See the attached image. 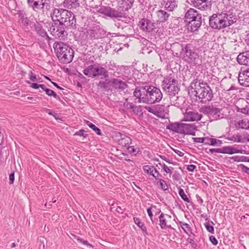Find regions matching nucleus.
<instances>
[{"instance_id": "1", "label": "nucleus", "mask_w": 249, "mask_h": 249, "mask_svg": "<svg viewBox=\"0 0 249 249\" xmlns=\"http://www.w3.org/2000/svg\"><path fill=\"white\" fill-rule=\"evenodd\" d=\"M62 18L61 19L60 18L54 20V25L51 27V34L60 39H64L68 36V30L75 29L77 27L75 15L71 11L68 10L64 11Z\"/></svg>"}, {"instance_id": "2", "label": "nucleus", "mask_w": 249, "mask_h": 249, "mask_svg": "<svg viewBox=\"0 0 249 249\" xmlns=\"http://www.w3.org/2000/svg\"><path fill=\"white\" fill-rule=\"evenodd\" d=\"M134 96L138 99V103L153 104L161 101L163 94L160 89L151 85L136 87L133 92Z\"/></svg>"}, {"instance_id": "3", "label": "nucleus", "mask_w": 249, "mask_h": 249, "mask_svg": "<svg viewBox=\"0 0 249 249\" xmlns=\"http://www.w3.org/2000/svg\"><path fill=\"white\" fill-rule=\"evenodd\" d=\"M54 53L59 61L63 64L71 62L73 58L74 51L67 44L61 41H56L53 44Z\"/></svg>"}, {"instance_id": "4", "label": "nucleus", "mask_w": 249, "mask_h": 249, "mask_svg": "<svg viewBox=\"0 0 249 249\" xmlns=\"http://www.w3.org/2000/svg\"><path fill=\"white\" fill-rule=\"evenodd\" d=\"M184 19L188 29L192 32L198 31L202 23L201 14L192 8L186 12Z\"/></svg>"}, {"instance_id": "5", "label": "nucleus", "mask_w": 249, "mask_h": 249, "mask_svg": "<svg viewBox=\"0 0 249 249\" xmlns=\"http://www.w3.org/2000/svg\"><path fill=\"white\" fill-rule=\"evenodd\" d=\"M196 90L195 96L198 99H201L200 103H204L212 100L213 96V90L207 82L199 80Z\"/></svg>"}, {"instance_id": "6", "label": "nucleus", "mask_w": 249, "mask_h": 249, "mask_svg": "<svg viewBox=\"0 0 249 249\" xmlns=\"http://www.w3.org/2000/svg\"><path fill=\"white\" fill-rule=\"evenodd\" d=\"M181 50L180 57L185 62L196 63L199 58V55L196 52L197 49L192 43H187L180 45Z\"/></svg>"}, {"instance_id": "7", "label": "nucleus", "mask_w": 249, "mask_h": 249, "mask_svg": "<svg viewBox=\"0 0 249 249\" xmlns=\"http://www.w3.org/2000/svg\"><path fill=\"white\" fill-rule=\"evenodd\" d=\"M92 8L95 10L97 13L101 14L111 18L119 19L125 17V13L123 12V10L118 6L117 8H111L109 6L95 5Z\"/></svg>"}, {"instance_id": "8", "label": "nucleus", "mask_w": 249, "mask_h": 249, "mask_svg": "<svg viewBox=\"0 0 249 249\" xmlns=\"http://www.w3.org/2000/svg\"><path fill=\"white\" fill-rule=\"evenodd\" d=\"M140 29L144 32L150 33L151 34H158L159 35L162 30V26H159L157 22L147 18H142L139 23Z\"/></svg>"}, {"instance_id": "9", "label": "nucleus", "mask_w": 249, "mask_h": 249, "mask_svg": "<svg viewBox=\"0 0 249 249\" xmlns=\"http://www.w3.org/2000/svg\"><path fill=\"white\" fill-rule=\"evenodd\" d=\"M83 73L89 77L96 78L103 75L104 78L109 76L108 71L102 66L98 65H91L83 71Z\"/></svg>"}, {"instance_id": "10", "label": "nucleus", "mask_w": 249, "mask_h": 249, "mask_svg": "<svg viewBox=\"0 0 249 249\" xmlns=\"http://www.w3.org/2000/svg\"><path fill=\"white\" fill-rule=\"evenodd\" d=\"M222 15L219 13L213 14L209 18L210 26L214 30H221L226 28V21L221 17Z\"/></svg>"}, {"instance_id": "11", "label": "nucleus", "mask_w": 249, "mask_h": 249, "mask_svg": "<svg viewBox=\"0 0 249 249\" xmlns=\"http://www.w3.org/2000/svg\"><path fill=\"white\" fill-rule=\"evenodd\" d=\"M203 113L209 116L211 121L220 119L221 109L214 107L213 106H208L203 107Z\"/></svg>"}, {"instance_id": "12", "label": "nucleus", "mask_w": 249, "mask_h": 249, "mask_svg": "<svg viewBox=\"0 0 249 249\" xmlns=\"http://www.w3.org/2000/svg\"><path fill=\"white\" fill-rule=\"evenodd\" d=\"M188 2L191 6L201 10H207L212 7V2L208 0H188Z\"/></svg>"}, {"instance_id": "13", "label": "nucleus", "mask_w": 249, "mask_h": 249, "mask_svg": "<svg viewBox=\"0 0 249 249\" xmlns=\"http://www.w3.org/2000/svg\"><path fill=\"white\" fill-rule=\"evenodd\" d=\"M238 82L241 86L249 87V68H241L238 74Z\"/></svg>"}, {"instance_id": "14", "label": "nucleus", "mask_w": 249, "mask_h": 249, "mask_svg": "<svg viewBox=\"0 0 249 249\" xmlns=\"http://www.w3.org/2000/svg\"><path fill=\"white\" fill-rule=\"evenodd\" d=\"M108 34L109 33L107 34V32L98 25L94 26L89 30V35L94 39L104 38L107 36ZM109 34H110L109 33Z\"/></svg>"}, {"instance_id": "15", "label": "nucleus", "mask_w": 249, "mask_h": 249, "mask_svg": "<svg viewBox=\"0 0 249 249\" xmlns=\"http://www.w3.org/2000/svg\"><path fill=\"white\" fill-rule=\"evenodd\" d=\"M184 117L182 120L183 121L191 122L200 121L203 116L201 114H199L197 112L187 111V110L184 113Z\"/></svg>"}, {"instance_id": "16", "label": "nucleus", "mask_w": 249, "mask_h": 249, "mask_svg": "<svg viewBox=\"0 0 249 249\" xmlns=\"http://www.w3.org/2000/svg\"><path fill=\"white\" fill-rule=\"evenodd\" d=\"M197 128V127L195 124L183 123L182 131L184 132L181 133V134L195 136Z\"/></svg>"}, {"instance_id": "17", "label": "nucleus", "mask_w": 249, "mask_h": 249, "mask_svg": "<svg viewBox=\"0 0 249 249\" xmlns=\"http://www.w3.org/2000/svg\"><path fill=\"white\" fill-rule=\"evenodd\" d=\"M104 81H100L97 84L98 89H104L106 91L109 90L112 91L113 89V78L111 79L105 78Z\"/></svg>"}, {"instance_id": "18", "label": "nucleus", "mask_w": 249, "mask_h": 249, "mask_svg": "<svg viewBox=\"0 0 249 249\" xmlns=\"http://www.w3.org/2000/svg\"><path fill=\"white\" fill-rule=\"evenodd\" d=\"M163 90L167 92L171 96L170 98H173L176 94H178V92L180 91L178 81H177L175 85L170 84L169 87L167 89L163 88Z\"/></svg>"}, {"instance_id": "19", "label": "nucleus", "mask_w": 249, "mask_h": 249, "mask_svg": "<svg viewBox=\"0 0 249 249\" xmlns=\"http://www.w3.org/2000/svg\"><path fill=\"white\" fill-rule=\"evenodd\" d=\"M183 123L180 122H170L166 126L167 129H168L172 132L181 134L184 131H182Z\"/></svg>"}, {"instance_id": "20", "label": "nucleus", "mask_w": 249, "mask_h": 249, "mask_svg": "<svg viewBox=\"0 0 249 249\" xmlns=\"http://www.w3.org/2000/svg\"><path fill=\"white\" fill-rule=\"evenodd\" d=\"M113 89L118 91H122L128 87L126 83L118 78H113Z\"/></svg>"}, {"instance_id": "21", "label": "nucleus", "mask_w": 249, "mask_h": 249, "mask_svg": "<svg viewBox=\"0 0 249 249\" xmlns=\"http://www.w3.org/2000/svg\"><path fill=\"white\" fill-rule=\"evenodd\" d=\"M236 60L240 65L249 66V51L240 53Z\"/></svg>"}, {"instance_id": "22", "label": "nucleus", "mask_w": 249, "mask_h": 249, "mask_svg": "<svg viewBox=\"0 0 249 249\" xmlns=\"http://www.w3.org/2000/svg\"><path fill=\"white\" fill-rule=\"evenodd\" d=\"M222 154H248L246 151L242 149H237L231 146H226L222 148Z\"/></svg>"}, {"instance_id": "23", "label": "nucleus", "mask_w": 249, "mask_h": 249, "mask_svg": "<svg viewBox=\"0 0 249 249\" xmlns=\"http://www.w3.org/2000/svg\"><path fill=\"white\" fill-rule=\"evenodd\" d=\"M134 0H119L118 6L121 10H123V12L130 9L133 4Z\"/></svg>"}, {"instance_id": "24", "label": "nucleus", "mask_w": 249, "mask_h": 249, "mask_svg": "<svg viewBox=\"0 0 249 249\" xmlns=\"http://www.w3.org/2000/svg\"><path fill=\"white\" fill-rule=\"evenodd\" d=\"M158 20L157 22L159 26H160V23L167 21L169 17L170 14L163 10H160L157 12Z\"/></svg>"}, {"instance_id": "25", "label": "nucleus", "mask_w": 249, "mask_h": 249, "mask_svg": "<svg viewBox=\"0 0 249 249\" xmlns=\"http://www.w3.org/2000/svg\"><path fill=\"white\" fill-rule=\"evenodd\" d=\"M161 4L169 11H172L177 6L176 0H162Z\"/></svg>"}, {"instance_id": "26", "label": "nucleus", "mask_w": 249, "mask_h": 249, "mask_svg": "<svg viewBox=\"0 0 249 249\" xmlns=\"http://www.w3.org/2000/svg\"><path fill=\"white\" fill-rule=\"evenodd\" d=\"M33 27H34L35 31L38 36L41 37L46 36L47 32L43 28L42 26L38 22L36 21V22L34 23Z\"/></svg>"}, {"instance_id": "27", "label": "nucleus", "mask_w": 249, "mask_h": 249, "mask_svg": "<svg viewBox=\"0 0 249 249\" xmlns=\"http://www.w3.org/2000/svg\"><path fill=\"white\" fill-rule=\"evenodd\" d=\"M117 142L123 148H126L132 143V139L129 137L125 135L122 138L118 139Z\"/></svg>"}, {"instance_id": "28", "label": "nucleus", "mask_w": 249, "mask_h": 249, "mask_svg": "<svg viewBox=\"0 0 249 249\" xmlns=\"http://www.w3.org/2000/svg\"><path fill=\"white\" fill-rule=\"evenodd\" d=\"M63 5L64 7L70 9H76L80 6L78 0H64Z\"/></svg>"}, {"instance_id": "29", "label": "nucleus", "mask_w": 249, "mask_h": 249, "mask_svg": "<svg viewBox=\"0 0 249 249\" xmlns=\"http://www.w3.org/2000/svg\"><path fill=\"white\" fill-rule=\"evenodd\" d=\"M198 81L199 82V80H198L197 79H195L191 82L189 86L187 88L188 93L190 96L193 95L195 96L196 89V88H197L196 84Z\"/></svg>"}, {"instance_id": "30", "label": "nucleus", "mask_w": 249, "mask_h": 249, "mask_svg": "<svg viewBox=\"0 0 249 249\" xmlns=\"http://www.w3.org/2000/svg\"><path fill=\"white\" fill-rule=\"evenodd\" d=\"M177 81H178L177 79L172 78L169 76H167L164 77L162 82V88L163 89V88H165L167 89L168 87H169L170 84L175 85Z\"/></svg>"}, {"instance_id": "31", "label": "nucleus", "mask_w": 249, "mask_h": 249, "mask_svg": "<svg viewBox=\"0 0 249 249\" xmlns=\"http://www.w3.org/2000/svg\"><path fill=\"white\" fill-rule=\"evenodd\" d=\"M66 11V9L55 8L53 10V13L51 14V17L52 18L53 21L54 22V20L55 19H57V18H58L59 17L62 18L63 12Z\"/></svg>"}, {"instance_id": "32", "label": "nucleus", "mask_w": 249, "mask_h": 249, "mask_svg": "<svg viewBox=\"0 0 249 249\" xmlns=\"http://www.w3.org/2000/svg\"><path fill=\"white\" fill-rule=\"evenodd\" d=\"M133 220L135 224L142 230L144 234L147 235L148 232L147 231V228L145 226L144 223L141 222V219L139 218L135 217L133 218Z\"/></svg>"}, {"instance_id": "33", "label": "nucleus", "mask_w": 249, "mask_h": 249, "mask_svg": "<svg viewBox=\"0 0 249 249\" xmlns=\"http://www.w3.org/2000/svg\"><path fill=\"white\" fill-rule=\"evenodd\" d=\"M220 14H221L222 16L221 18H222L223 19H224V20L226 21V27H229L232 24H233L235 22V20H234L233 19H230L228 16V15L227 14L226 11H223L221 13H219Z\"/></svg>"}, {"instance_id": "34", "label": "nucleus", "mask_w": 249, "mask_h": 249, "mask_svg": "<svg viewBox=\"0 0 249 249\" xmlns=\"http://www.w3.org/2000/svg\"><path fill=\"white\" fill-rule=\"evenodd\" d=\"M205 220L208 221L204 223V226L206 230L211 233L213 234L214 232V229L213 225H211L210 223L212 225H214V223L212 221H210V219L208 217L205 218Z\"/></svg>"}, {"instance_id": "35", "label": "nucleus", "mask_w": 249, "mask_h": 249, "mask_svg": "<svg viewBox=\"0 0 249 249\" xmlns=\"http://www.w3.org/2000/svg\"><path fill=\"white\" fill-rule=\"evenodd\" d=\"M85 123L89 126V127L92 129L97 135L99 136H102V133L99 128L97 127L95 124L89 122V121H85Z\"/></svg>"}, {"instance_id": "36", "label": "nucleus", "mask_w": 249, "mask_h": 249, "mask_svg": "<svg viewBox=\"0 0 249 249\" xmlns=\"http://www.w3.org/2000/svg\"><path fill=\"white\" fill-rule=\"evenodd\" d=\"M231 160H232L235 162H249V157L245 156H235L230 157Z\"/></svg>"}, {"instance_id": "37", "label": "nucleus", "mask_w": 249, "mask_h": 249, "mask_svg": "<svg viewBox=\"0 0 249 249\" xmlns=\"http://www.w3.org/2000/svg\"><path fill=\"white\" fill-rule=\"evenodd\" d=\"M18 22L21 26L27 28L29 25L33 26V24H34V23H35L34 21L31 20L28 17H26L25 18H23L21 21H18ZM31 27H32V26H31Z\"/></svg>"}, {"instance_id": "38", "label": "nucleus", "mask_w": 249, "mask_h": 249, "mask_svg": "<svg viewBox=\"0 0 249 249\" xmlns=\"http://www.w3.org/2000/svg\"><path fill=\"white\" fill-rule=\"evenodd\" d=\"M152 168H154V167L146 165L143 166V170L145 173L153 176L156 180H158V178H157V176H155L153 173L154 170L152 169Z\"/></svg>"}, {"instance_id": "39", "label": "nucleus", "mask_w": 249, "mask_h": 249, "mask_svg": "<svg viewBox=\"0 0 249 249\" xmlns=\"http://www.w3.org/2000/svg\"><path fill=\"white\" fill-rule=\"evenodd\" d=\"M72 235L79 243H81L90 248H93V246L89 244L87 240H85L83 239L80 238L79 236L74 234H72Z\"/></svg>"}, {"instance_id": "40", "label": "nucleus", "mask_w": 249, "mask_h": 249, "mask_svg": "<svg viewBox=\"0 0 249 249\" xmlns=\"http://www.w3.org/2000/svg\"><path fill=\"white\" fill-rule=\"evenodd\" d=\"M178 194L181 197V198L186 202L191 203V204H193L192 202L190 201L189 198L187 197L186 195L185 194L184 190L180 187L178 188Z\"/></svg>"}, {"instance_id": "41", "label": "nucleus", "mask_w": 249, "mask_h": 249, "mask_svg": "<svg viewBox=\"0 0 249 249\" xmlns=\"http://www.w3.org/2000/svg\"><path fill=\"white\" fill-rule=\"evenodd\" d=\"M27 3L28 6L32 7L34 11H36V9H40L38 2L37 1H35L34 0H27Z\"/></svg>"}, {"instance_id": "42", "label": "nucleus", "mask_w": 249, "mask_h": 249, "mask_svg": "<svg viewBox=\"0 0 249 249\" xmlns=\"http://www.w3.org/2000/svg\"><path fill=\"white\" fill-rule=\"evenodd\" d=\"M158 180H159V183L160 185L161 189L164 191L168 190L169 185L166 183V181L164 180L159 178Z\"/></svg>"}, {"instance_id": "43", "label": "nucleus", "mask_w": 249, "mask_h": 249, "mask_svg": "<svg viewBox=\"0 0 249 249\" xmlns=\"http://www.w3.org/2000/svg\"><path fill=\"white\" fill-rule=\"evenodd\" d=\"M85 132L86 131L84 129H81L79 131H77L76 132H75L73 134V136L83 137V139L87 138L89 135L88 134L85 133Z\"/></svg>"}, {"instance_id": "44", "label": "nucleus", "mask_w": 249, "mask_h": 249, "mask_svg": "<svg viewBox=\"0 0 249 249\" xmlns=\"http://www.w3.org/2000/svg\"><path fill=\"white\" fill-rule=\"evenodd\" d=\"M46 110V112L50 115L53 116L56 120H62V119L59 118V115L58 113H56L55 111H50L48 108H45Z\"/></svg>"}, {"instance_id": "45", "label": "nucleus", "mask_w": 249, "mask_h": 249, "mask_svg": "<svg viewBox=\"0 0 249 249\" xmlns=\"http://www.w3.org/2000/svg\"><path fill=\"white\" fill-rule=\"evenodd\" d=\"M142 107V106H136L135 110H133V113L140 116H142L143 115Z\"/></svg>"}, {"instance_id": "46", "label": "nucleus", "mask_w": 249, "mask_h": 249, "mask_svg": "<svg viewBox=\"0 0 249 249\" xmlns=\"http://www.w3.org/2000/svg\"><path fill=\"white\" fill-rule=\"evenodd\" d=\"M216 139L215 138H211L209 137H206V142L205 144L210 145L212 146H214L215 143H216Z\"/></svg>"}, {"instance_id": "47", "label": "nucleus", "mask_w": 249, "mask_h": 249, "mask_svg": "<svg viewBox=\"0 0 249 249\" xmlns=\"http://www.w3.org/2000/svg\"><path fill=\"white\" fill-rule=\"evenodd\" d=\"M238 124L239 125V127L243 129H245V127H248V125L249 124V123H247V120H242L241 121H239L238 123Z\"/></svg>"}, {"instance_id": "48", "label": "nucleus", "mask_w": 249, "mask_h": 249, "mask_svg": "<svg viewBox=\"0 0 249 249\" xmlns=\"http://www.w3.org/2000/svg\"><path fill=\"white\" fill-rule=\"evenodd\" d=\"M162 168L164 171L166 173H168L170 175L173 173L172 170L173 168L172 167H168L164 162L162 163Z\"/></svg>"}, {"instance_id": "49", "label": "nucleus", "mask_w": 249, "mask_h": 249, "mask_svg": "<svg viewBox=\"0 0 249 249\" xmlns=\"http://www.w3.org/2000/svg\"><path fill=\"white\" fill-rule=\"evenodd\" d=\"M233 10L230 9L228 11H226L227 14L228 15V17L231 19H233L234 20H235V22L236 21V16L235 14L233 13Z\"/></svg>"}, {"instance_id": "50", "label": "nucleus", "mask_w": 249, "mask_h": 249, "mask_svg": "<svg viewBox=\"0 0 249 249\" xmlns=\"http://www.w3.org/2000/svg\"><path fill=\"white\" fill-rule=\"evenodd\" d=\"M45 93L47 95H48L49 96H53L55 99L58 98V96L57 95L56 92L49 88L47 90V91Z\"/></svg>"}, {"instance_id": "51", "label": "nucleus", "mask_w": 249, "mask_h": 249, "mask_svg": "<svg viewBox=\"0 0 249 249\" xmlns=\"http://www.w3.org/2000/svg\"><path fill=\"white\" fill-rule=\"evenodd\" d=\"M17 14L18 15L19 20L21 21L23 18H25L26 17V12L24 10H19L18 11Z\"/></svg>"}, {"instance_id": "52", "label": "nucleus", "mask_w": 249, "mask_h": 249, "mask_svg": "<svg viewBox=\"0 0 249 249\" xmlns=\"http://www.w3.org/2000/svg\"><path fill=\"white\" fill-rule=\"evenodd\" d=\"M126 149L128 151V152L131 154H134V156H137V154L139 153V151L137 153H136L137 151V149L134 148V146H130V145L127 147Z\"/></svg>"}, {"instance_id": "53", "label": "nucleus", "mask_w": 249, "mask_h": 249, "mask_svg": "<svg viewBox=\"0 0 249 249\" xmlns=\"http://www.w3.org/2000/svg\"><path fill=\"white\" fill-rule=\"evenodd\" d=\"M144 108L147 110L148 112L156 115L159 113V110L157 109V107L155 109H153L152 107L148 106H145Z\"/></svg>"}, {"instance_id": "54", "label": "nucleus", "mask_w": 249, "mask_h": 249, "mask_svg": "<svg viewBox=\"0 0 249 249\" xmlns=\"http://www.w3.org/2000/svg\"><path fill=\"white\" fill-rule=\"evenodd\" d=\"M192 140L194 142H200L204 144H205L206 142V137H201V138H192Z\"/></svg>"}, {"instance_id": "55", "label": "nucleus", "mask_w": 249, "mask_h": 249, "mask_svg": "<svg viewBox=\"0 0 249 249\" xmlns=\"http://www.w3.org/2000/svg\"><path fill=\"white\" fill-rule=\"evenodd\" d=\"M152 206L151 207H149L147 209V212L148 214V216H149L150 220H151L153 224H154L155 223L156 220L153 219V214L152 211Z\"/></svg>"}, {"instance_id": "56", "label": "nucleus", "mask_w": 249, "mask_h": 249, "mask_svg": "<svg viewBox=\"0 0 249 249\" xmlns=\"http://www.w3.org/2000/svg\"><path fill=\"white\" fill-rule=\"evenodd\" d=\"M187 241L191 245V246L193 249H196L197 247V244L195 242L193 238H188L187 239Z\"/></svg>"}, {"instance_id": "57", "label": "nucleus", "mask_w": 249, "mask_h": 249, "mask_svg": "<svg viewBox=\"0 0 249 249\" xmlns=\"http://www.w3.org/2000/svg\"><path fill=\"white\" fill-rule=\"evenodd\" d=\"M160 225L161 229H164L166 228L167 225L166 224V220L165 218L160 220Z\"/></svg>"}, {"instance_id": "58", "label": "nucleus", "mask_w": 249, "mask_h": 249, "mask_svg": "<svg viewBox=\"0 0 249 249\" xmlns=\"http://www.w3.org/2000/svg\"><path fill=\"white\" fill-rule=\"evenodd\" d=\"M209 240L214 246H216L218 243V240L216 239L215 236L213 235H211L209 236Z\"/></svg>"}, {"instance_id": "59", "label": "nucleus", "mask_w": 249, "mask_h": 249, "mask_svg": "<svg viewBox=\"0 0 249 249\" xmlns=\"http://www.w3.org/2000/svg\"><path fill=\"white\" fill-rule=\"evenodd\" d=\"M46 239L44 238L43 237H41L39 239V249H45V244H44V241H46Z\"/></svg>"}, {"instance_id": "60", "label": "nucleus", "mask_w": 249, "mask_h": 249, "mask_svg": "<svg viewBox=\"0 0 249 249\" xmlns=\"http://www.w3.org/2000/svg\"><path fill=\"white\" fill-rule=\"evenodd\" d=\"M236 111L246 115V113H248L247 106L243 108H239V107H236Z\"/></svg>"}, {"instance_id": "61", "label": "nucleus", "mask_w": 249, "mask_h": 249, "mask_svg": "<svg viewBox=\"0 0 249 249\" xmlns=\"http://www.w3.org/2000/svg\"><path fill=\"white\" fill-rule=\"evenodd\" d=\"M238 167L241 168L242 171L243 172H245V173L248 174V175H249V167H248L247 166H246L245 165H244L243 164H241L239 165Z\"/></svg>"}, {"instance_id": "62", "label": "nucleus", "mask_w": 249, "mask_h": 249, "mask_svg": "<svg viewBox=\"0 0 249 249\" xmlns=\"http://www.w3.org/2000/svg\"><path fill=\"white\" fill-rule=\"evenodd\" d=\"M26 82L29 84H31L30 87L34 89H38L39 88L40 84H38L36 83H31V82L28 80H27Z\"/></svg>"}, {"instance_id": "63", "label": "nucleus", "mask_w": 249, "mask_h": 249, "mask_svg": "<svg viewBox=\"0 0 249 249\" xmlns=\"http://www.w3.org/2000/svg\"><path fill=\"white\" fill-rule=\"evenodd\" d=\"M173 179L174 180L178 181L181 178V176L179 173L177 171H175L174 174L172 176Z\"/></svg>"}, {"instance_id": "64", "label": "nucleus", "mask_w": 249, "mask_h": 249, "mask_svg": "<svg viewBox=\"0 0 249 249\" xmlns=\"http://www.w3.org/2000/svg\"><path fill=\"white\" fill-rule=\"evenodd\" d=\"M41 2H43V6H45V8L47 10L50 9V0H41Z\"/></svg>"}]
</instances>
